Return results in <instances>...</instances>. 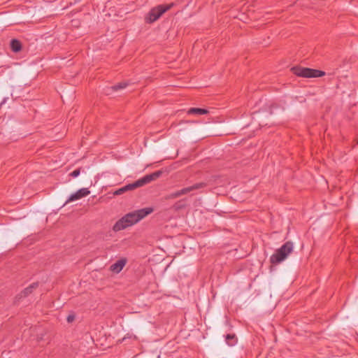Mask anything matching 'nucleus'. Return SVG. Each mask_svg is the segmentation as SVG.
I'll return each instance as SVG.
<instances>
[{
  "label": "nucleus",
  "instance_id": "f257e3e1",
  "mask_svg": "<svg viewBox=\"0 0 358 358\" xmlns=\"http://www.w3.org/2000/svg\"><path fill=\"white\" fill-rule=\"evenodd\" d=\"M159 175H160L159 172H155L152 174L146 175V176H143V178L137 180L134 182L126 185L124 187L115 190L114 192V195H120L127 191L133 190L138 187H142V186L150 182L151 181H152L155 178H157V177H159Z\"/></svg>",
  "mask_w": 358,
  "mask_h": 358
},
{
  "label": "nucleus",
  "instance_id": "f03ea898",
  "mask_svg": "<svg viewBox=\"0 0 358 358\" xmlns=\"http://www.w3.org/2000/svg\"><path fill=\"white\" fill-rule=\"evenodd\" d=\"M294 245L292 242L287 241L270 257V262L273 264H278L283 262L292 252Z\"/></svg>",
  "mask_w": 358,
  "mask_h": 358
},
{
  "label": "nucleus",
  "instance_id": "7ed1b4c3",
  "mask_svg": "<svg viewBox=\"0 0 358 358\" xmlns=\"http://www.w3.org/2000/svg\"><path fill=\"white\" fill-rule=\"evenodd\" d=\"M173 6V3L167 5H159L152 8L145 17V21L148 23H152L157 20L163 13L171 9Z\"/></svg>",
  "mask_w": 358,
  "mask_h": 358
},
{
  "label": "nucleus",
  "instance_id": "20e7f679",
  "mask_svg": "<svg viewBox=\"0 0 358 358\" xmlns=\"http://www.w3.org/2000/svg\"><path fill=\"white\" fill-rule=\"evenodd\" d=\"M291 70L294 75L302 78H319L324 75V71L301 66H294Z\"/></svg>",
  "mask_w": 358,
  "mask_h": 358
},
{
  "label": "nucleus",
  "instance_id": "39448f33",
  "mask_svg": "<svg viewBox=\"0 0 358 358\" xmlns=\"http://www.w3.org/2000/svg\"><path fill=\"white\" fill-rule=\"evenodd\" d=\"M152 212V208H145L129 213L126 214V216L134 225Z\"/></svg>",
  "mask_w": 358,
  "mask_h": 358
},
{
  "label": "nucleus",
  "instance_id": "423d86ee",
  "mask_svg": "<svg viewBox=\"0 0 358 358\" xmlns=\"http://www.w3.org/2000/svg\"><path fill=\"white\" fill-rule=\"evenodd\" d=\"M132 225V222H130V220L128 218H127V216L125 215L121 219L116 222V223L114 224L113 227V229L115 231H119Z\"/></svg>",
  "mask_w": 358,
  "mask_h": 358
},
{
  "label": "nucleus",
  "instance_id": "0eeeda50",
  "mask_svg": "<svg viewBox=\"0 0 358 358\" xmlns=\"http://www.w3.org/2000/svg\"><path fill=\"white\" fill-rule=\"evenodd\" d=\"M90 193V190L87 188H81L78 190L76 192L71 194L69 199L66 200V203L72 202L76 200H78L83 197L87 196Z\"/></svg>",
  "mask_w": 358,
  "mask_h": 358
},
{
  "label": "nucleus",
  "instance_id": "6e6552de",
  "mask_svg": "<svg viewBox=\"0 0 358 358\" xmlns=\"http://www.w3.org/2000/svg\"><path fill=\"white\" fill-rule=\"evenodd\" d=\"M206 186V184L205 182L196 183L192 186L184 187V188L181 189L180 190H179L180 195L181 196L182 195L187 194L191 192L192 191L205 187Z\"/></svg>",
  "mask_w": 358,
  "mask_h": 358
},
{
  "label": "nucleus",
  "instance_id": "1a4fd4ad",
  "mask_svg": "<svg viewBox=\"0 0 358 358\" xmlns=\"http://www.w3.org/2000/svg\"><path fill=\"white\" fill-rule=\"evenodd\" d=\"M126 263L127 260L125 259H118L116 262L110 266V270L113 273H119L123 269L126 265Z\"/></svg>",
  "mask_w": 358,
  "mask_h": 358
},
{
  "label": "nucleus",
  "instance_id": "9d476101",
  "mask_svg": "<svg viewBox=\"0 0 358 358\" xmlns=\"http://www.w3.org/2000/svg\"><path fill=\"white\" fill-rule=\"evenodd\" d=\"M10 48L14 52H19L22 48V45L20 41L17 39H12L10 41Z\"/></svg>",
  "mask_w": 358,
  "mask_h": 358
},
{
  "label": "nucleus",
  "instance_id": "9b49d317",
  "mask_svg": "<svg viewBox=\"0 0 358 358\" xmlns=\"http://www.w3.org/2000/svg\"><path fill=\"white\" fill-rule=\"evenodd\" d=\"M208 113V110L204 108H191L188 110V114H194L197 115H205Z\"/></svg>",
  "mask_w": 358,
  "mask_h": 358
},
{
  "label": "nucleus",
  "instance_id": "f8f14e48",
  "mask_svg": "<svg viewBox=\"0 0 358 358\" xmlns=\"http://www.w3.org/2000/svg\"><path fill=\"white\" fill-rule=\"evenodd\" d=\"M38 286V283H33L29 285L28 287L25 288L23 290L24 296H27L31 294L34 289H35Z\"/></svg>",
  "mask_w": 358,
  "mask_h": 358
},
{
  "label": "nucleus",
  "instance_id": "ddd939ff",
  "mask_svg": "<svg viewBox=\"0 0 358 358\" xmlns=\"http://www.w3.org/2000/svg\"><path fill=\"white\" fill-rule=\"evenodd\" d=\"M226 341L229 345H234L236 343L235 336L231 335V334H227L226 336Z\"/></svg>",
  "mask_w": 358,
  "mask_h": 358
},
{
  "label": "nucleus",
  "instance_id": "4468645a",
  "mask_svg": "<svg viewBox=\"0 0 358 358\" xmlns=\"http://www.w3.org/2000/svg\"><path fill=\"white\" fill-rule=\"evenodd\" d=\"M180 192L179 190L178 191H176V192H172L170 194H169L167 196H166V199H176V198H178V197H180Z\"/></svg>",
  "mask_w": 358,
  "mask_h": 358
},
{
  "label": "nucleus",
  "instance_id": "2eb2a0df",
  "mask_svg": "<svg viewBox=\"0 0 358 358\" xmlns=\"http://www.w3.org/2000/svg\"><path fill=\"white\" fill-rule=\"evenodd\" d=\"M127 86V84L123 83H119L117 85H115L113 87V89L114 90H121V89H124Z\"/></svg>",
  "mask_w": 358,
  "mask_h": 358
},
{
  "label": "nucleus",
  "instance_id": "dca6fc26",
  "mask_svg": "<svg viewBox=\"0 0 358 358\" xmlns=\"http://www.w3.org/2000/svg\"><path fill=\"white\" fill-rule=\"evenodd\" d=\"M80 169H76L70 173V176L73 178H76L80 175Z\"/></svg>",
  "mask_w": 358,
  "mask_h": 358
},
{
  "label": "nucleus",
  "instance_id": "f3484780",
  "mask_svg": "<svg viewBox=\"0 0 358 358\" xmlns=\"http://www.w3.org/2000/svg\"><path fill=\"white\" fill-rule=\"evenodd\" d=\"M75 320V315H69L66 317V320L69 323H71L73 322Z\"/></svg>",
  "mask_w": 358,
  "mask_h": 358
}]
</instances>
